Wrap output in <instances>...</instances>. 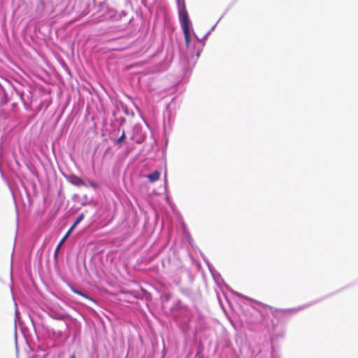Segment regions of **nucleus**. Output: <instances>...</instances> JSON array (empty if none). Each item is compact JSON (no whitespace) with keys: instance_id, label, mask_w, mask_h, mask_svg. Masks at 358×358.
<instances>
[{"instance_id":"nucleus-1","label":"nucleus","mask_w":358,"mask_h":358,"mask_svg":"<svg viewBox=\"0 0 358 358\" xmlns=\"http://www.w3.org/2000/svg\"><path fill=\"white\" fill-rule=\"evenodd\" d=\"M180 20L182 27H189V18L186 7L179 8Z\"/></svg>"},{"instance_id":"nucleus-2","label":"nucleus","mask_w":358,"mask_h":358,"mask_svg":"<svg viewBox=\"0 0 358 358\" xmlns=\"http://www.w3.org/2000/svg\"><path fill=\"white\" fill-rule=\"evenodd\" d=\"M160 172L158 171H155L152 173H150L146 176V178L148 179L149 182L152 183L155 181L158 180L160 178Z\"/></svg>"},{"instance_id":"nucleus-3","label":"nucleus","mask_w":358,"mask_h":358,"mask_svg":"<svg viewBox=\"0 0 358 358\" xmlns=\"http://www.w3.org/2000/svg\"><path fill=\"white\" fill-rule=\"evenodd\" d=\"M182 31L185 36V45L189 46L190 43V33L189 27H182Z\"/></svg>"},{"instance_id":"nucleus-4","label":"nucleus","mask_w":358,"mask_h":358,"mask_svg":"<svg viewBox=\"0 0 358 358\" xmlns=\"http://www.w3.org/2000/svg\"><path fill=\"white\" fill-rule=\"evenodd\" d=\"M67 238V237H66L65 236L63 237V238L60 241V242L59 243V244L57 245L56 249H55V256L57 257V253L59 250V248H61V246L63 245L64 242L65 241V240Z\"/></svg>"},{"instance_id":"nucleus-5","label":"nucleus","mask_w":358,"mask_h":358,"mask_svg":"<svg viewBox=\"0 0 358 358\" xmlns=\"http://www.w3.org/2000/svg\"><path fill=\"white\" fill-rule=\"evenodd\" d=\"M73 182L78 186H81V185H85L83 180L78 177H73Z\"/></svg>"},{"instance_id":"nucleus-6","label":"nucleus","mask_w":358,"mask_h":358,"mask_svg":"<svg viewBox=\"0 0 358 358\" xmlns=\"http://www.w3.org/2000/svg\"><path fill=\"white\" fill-rule=\"evenodd\" d=\"M72 290H73V292L76 293L77 294H79V295H80V296H83V297H85V298H86V299H87L89 300L93 301L92 298L87 296L86 294H85L82 292H80V291H79V290H78V289H76L75 288H73Z\"/></svg>"},{"instance_id":"nucleus-7","label":"nucleus","mask_w":358,"mask_h":358,"mask_svg":"<svg viewBox=\"0 0 358 358\" xmlns=\"http://www.w3.org/2000/svg\"><path fill=\"white\" fill-rule=\"evenodd\" d=\"M178 7L182 8L186 7L185 0H177Z\"/></svg>"},{"instance_id":"nucleus-8","label":"nucleus","mask_w":358,"mask_h":358,"mask_svg":"<svg viewBox=\"0 0 358 358\" xmlns=\"http://www.w3.org/2000/svg\"><path fill=\"white\" fill-rule=\"evenodd\" d=\"M126 138L125 132L123 131L120 137L117 139V143H121Z\"/></svg>"},{"instance_id":"nucleus-9","label":"nucleus","mask_w":358,"mask_h":358,"mask_svg":"<svg viewBox=\"0 0 358 358\" xmlns=\"http://www.w3.org/2000/svg\"><path fill=\"white\" fill-rule=\"evenodd\" d=\"M84 218V215L83 214H81L80 215L78 218L76 220V221L74 222L75 224H78L81 220H83V219Z\"/></svg>"},{"instance_id":"nucleus-10","label":"nucleus","mask_w":358,"mask_h":358,"mask_svg":"<svg viewBox=\"0 0 358 358\" xmlns=\"http://www.w3.org/2000/svg\"><path fill=\"white\" fill-rule=\"evenodd\" d=\"M125 49H127V48H126V47H122V48H113V50H119V51H122V50H125Z\"/></svg>"},{"instance_id":"nucleus-11","label":"nucleus","mask_w":358,"mask_h":358,"mask_svg":"<svg viewBox=\"0 0 358 358\" xmlns=\"http://www.w3.org/2000/svg\"><path fill=\"white\" fill-rule=\"evenodd\" d=\"M275 312L285 313L287 310L283 309H275Z\"/></svg>"},{"instance_id":"nucleus-12","label":"nucleus","mask_w":358,"mask_h":358,"mask_svg":"<svg viewBox=\"0 0 358 358\" xmlns=\"http://www.w3.org/2000/svg\"><path fill=\"white\" fill-rule=\"evenodd\" d=\"M72 231L73 230H71V229H69L67 233L65 234V236L68 238Z\"/></svg>"},{"instance_id":"nucleus-13","label":"nucleus","mask_w":358,"mask_h":358,"mask_svg":"<svg viewBox=\"0 0 358 358\" xmlns=\"http://www.w3.org/2000/svg\"><path fill=\"white\" fill-rule=\"evenodd\" d=\"M76 226H77V225H76V224H75V223H73V225H72V226L71 227V228H70V229H71V230H73V229H74V228H75Z\"/></svg>"},{"instance_id":"nucleus-14","label":"nucleus","mask_w":358,"mask_h":358,"mask_svg":"<svg viewBox=\"0 0 358 358\" xmlns=\"http://www.w3.org/2000/svg\"><path fill=\"white\" fill-rule=\"evenodd\" d=\"M69 358H76V355H71Z\"/></svg>"}]
</instances>
